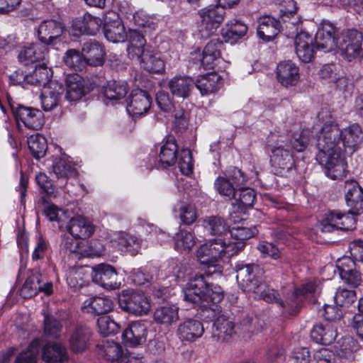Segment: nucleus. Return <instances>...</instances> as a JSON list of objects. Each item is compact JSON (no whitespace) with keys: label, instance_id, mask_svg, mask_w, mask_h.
Returning a JSON list of instances; mask_svg holds the SVG:
<instances>
[{"label":"nucleus","instance_id":"obj_64","mask_svg":"<svg viewBox=\"0 0 363 363\" xmlns=\"http://www.w3.org/2000/svg\"><path fill=\"white\" fill-rule=\"evenodd\" d=\"M290 363H310V352L308 349L301 347L296 350L289 357Z\"/></svg>","mask_w":363,"mask_h":363},{"label":"nucleus","instance_id":"obj_19","mask_svg":"<svg viewBox=\"0 0 363 363\" xmlns=\"http://www.w3.org/2000/svg\"><path fill=\"white\" fill-rule=\"evenodd\" d=\"M313 38L307 32H300L295 39L296 53L304 63L310 62L314 57L315 43Z\"/></svg>","mask_w":363,"mask_h":363},{"label":"nucleus","instance_id":"obj_2","mask_svg":"<svg viewBox=\"0 0 363 363\" xmlns=\"http://www.w3.org/2000/svg\"><path fill=\"white\" fill-rule=\"evenodd\" d=\"M266 150L277 174L283 175L292 169L294 164V155L285 138L271 133L267 138Z\"/></svg>","mask_w":363,"mask_h":363},{"label":"nucleus","instance_id":"obj_57","mask_svg":"<svg viewBox=\"0 0 363 363\" xmlns=\"http://www.w3.org/2000/svg\"><path fill=\"white\" fill-rule=\"evenodd\" d=\"M97 327L99 332L104 336L115 334L119 329L118 325L110 316L99 318Z\"/></svg>","mask_w":363,"mask_h":363},{"label":"nucleus","instance_id":"obj_40","mask_svg":"<svg viewBox=\"0 0 363 363\" xmlns=\"http://www.w3.org/2000/svg\"><path fill=\"white\" fill-rule=\"evenodd\" d=\"M359 349V345L356 340L350 336H346L339 340L335 346L336 353L342 357L353 358V354Z\"/></svg>","mask_w":363,"mask_h":363},{"label":"nucleus","instance_id":"obj_17","mask_svg":"<svg viewBox=\"0 0 363 363\" xmlns=\"http://www.w3.org/2000/svg\"><path fill=\"white\" fill-rule=\"evenodd\" d=\"M345 188L346 190L345 199L350 212L359 215L363 213V189L355 181H347Z\"/></svg>","mask_w":363,"mask_h":363},{"label":"nucleus","instance_id":"obj_31","mask_svg":"<svg viewBox=\"0 0 363 363\" xmlns=\"http://www.w3.org/2000/svg\"><path fill=\"white\" fill-rule=\"evenodd\" d=\"M258 23L257 35L265 41L273 40L280 32V22L270 16L260 17Z\"/></svg>","mask_w":363,"mask_h":363},{"label":"nucleus","instance_id":"obj_9","mask_svg":"<svg viewBox=\"0 0 363 363\" xmlns=\"http://www.w3.org/2000/svg\"><path fill=\"white\" fill-rule=\"evenodd\" d=\"M118 303L121 309L135 315H146L150 309V303L143 294L128 290L120 294Z\"/></svg>","mask_w":363,"mask_h":363},{"label":"nucleus","instance_id":"obj_46","mask_svg":"<svg viewBox=\"0 0 363 363\" xmlns=\"http://www.w3.org/2000/svg\"><path fill=\"white\" fill-rule=\"evenodd\" d=\"M28 145L34 157L40 159L45 156L47 150V142L44 136L40 134L30 135L28 138Z\"/></svg>","mask_w":363,"mask_h":363},{"label":"nucleus","instance_id":"obj_61","mask_svg":"<svg viewBox=\"0 0 363 363\" xmlns=\"http://www.w3.org/2000/svg\"><path fill=\"white\" fill-rule=\"evenodd\" d=\"M255 193L252 189L243 187L237 191L236 201L245 207H251L255 199Z\"/></svg>","mask_w":363,"mask_h":363},{"label":"nucleus","instance_id":"obj_37","mask_svg":"<svg viewBox=\"0 0 363 363\" xmlns=\"http://www.w3.org/2000/svg\"><path fill=\"white\" fill-rule=\"evenodd\" d=\"M67 94L66 98L70 101L79 100L85 94L84 80L78 74L68 75L66 79Z\"/></svg>","mask_w":363,"mask_h":363},{"label":"nucleus","instance_id":"obj_44","mask_svg":"<svg viewBox=\"0 0 363 363\" xmlns=\"http://www.w3.org/2000/svg\"><path fill=\"white\" fill-rule=\"evenodd\" d=\"M103 349L104 355L111 363H127L128 359L118 343L108 340L104 344Z\"/></svg>","mask_w":363,"mask_h":363},{"label":"nucleus","instance_id":"obj_53","mask_svg":"<svg viewBox=\"0 0 363 363\" xmlns=\"http://www.w3.org/2000/svg\"><path fill=\"white\" fill-rule=\"evenodd\" d=\"M41 275L35 274L29 277L21 289V296L24 298H30L36 295L40 289Z\"/></svg>","mask_w":363,"mask_h":363},{"label":"nucleus","instance_id":"obj_38","mask_svg":"<svg viewBox=\"0 0 363 363\" xmlns=\"http://www.w3.org/2000/svg\"><path fill=\"white\" fill-rule=\"evenodd\" d=\"M313 138V132L310 128H303L299 133H294L291 139H287L289 147L296 152H303Z\"/></svg>","mask_w":363,"mask_h":363},{"label":"nucleus","instance_id":"obj_39","mask_svg":"<svg viewBox=\"0 0 363 363\" xmlns=\"http://www.w3.org/2000/svg\"><path fill=\"white\" fill-rule=\"evenodd\" d=\"M247 31V27L246 25L239 21L232 20L223 29L222 34L226 41H230L233 43L244 36Z\"/></svg>","mask_w":363,"mask_h":363},{"label":"nucleus","instance_id":"obj_8","mask_svg":"<svg viewBox=\"0 0 363 363\" xmlns=\"http://www.w3.org/2000/svg\"><path fill=\"white\" fill-rule=\"evenodd\" d=\"M225 12L223 7L210 5L199 11L201 18L199 25V34L201 38H206L213 35L224 19Z\"/></svg>","mask_w":363,"mask_h":363},{"label":"nucleus","instance_id":"obj_52","mask_svg":"<svg viewBox=\"0 0 363 363\" xmlns=\"http://www.w3.org/2000/svg\"><path fill=\"white\" fill-rule=\"evenodd\" d=\"M133 21L136 26L150 32L156 28V18L154 16L147 14L143 10L137 11L133 15Z\"/></svg>","mask_w":363,"mask_h":363},{"label":"nucleus","instance_id":"obj_5","mask_svg":"<svg viewBox=\"0 0 363 363\" xmlns=\"http://www.w3.org/2000/svg\"><path fill=\"white\" fill-rule=\"evenodd\" d=\"M316 286L312 282H308L294 289L291 297L287 298L286 301H282L279 297V294L273 289L269 287L266 284L260 282L252 292L259 298L263 299L268 303H277L284 308H296L300 302L301 296L313 293L315 291Z\"/></svg>","mask_w":363,"mask_h":363},{"label":"nucleus","instance_id":"obj_47","mask_svg":"<svg viewBox=\"0 0 363 363\" xmlns=\"http://www.w3.org/2000/svg\"><path fill=\"white\" fill-rule=\"evenodd\" d=\"M346 262H350L354 265V263L349 258L343 259L341 265L337 267L340 277L351 286L356 287L362 281L360 274L352 269L344 268L343 264Z\"/></svg>","mask_w":363,"mask_h":363},{"label":"nucleus","instance_id":"obj_42","mask_svg":"<svg viewBox=\"0 0 363 363\" xmlns=\"http://www.w3.org/2000/svg\"><path fill=\"white\" fill-rule=\"evenodd\" d=\"M140 66L151 73H161L164 70V62L157 55L147 52L140 60Z\"/></svg>","mask_w":363,"mask_h":363},{"label":"nucleus","instance_id":"obj_28","mask_svg":"<svg viewBox=\"0 0 363 363\" xmlns=\"http://www.w3.org/2000/svg\"><path fill=\"white\" fill-rule=\"evenodd\" d=\"M277 77L285 86L295 85L299 80L298 67L291 61L281 62L277 65Z\"/></svg>","mask_w":363,"mask_h":363},{"label":"nucleus","instance_id":"obj_27","mask_svg":"<svg viewBox=\"0 0 363 363\" xmlns=\"http://www.w3.org/2000/svg\"><path fill=\"white\" fill-rule=\"evenodd\" d=\"M223 43L218 38L211 40L203 50L201 65L206 69H213L221 56Z\"/></svg>","mask_w":363,"mask_h":363},{"label":"nucleus","instance_id":"obj_54","mask_svg":"<svg viewBox=\"0 0 363 363\" xmlns=\"http://www.w3.org/2000/svg\"><path fill=\"white\" fill-rule=\"evenodd\" d=\"M214 186L222 196L228 199H236L237 190L228 177H218L214 182Z\"/></svg>","mask_w":363,"mask_h":363},{"label":"nucleus","instance_id":"obj_56","mask_svg":"<svg viewBox=\"0 0 363 363\" xmlns=\"http://www.w3.org/2000/svg\"><path fill=\"white\" fill-rule=\"evenodd\" d=\"M178 308L163 306L157 308L154 314L155 320L161 323H171L178 318Z\"/></svg>","mask_w":363,"mask_h":363},{"label":"nucleus","instance_id":"obj_10","mask_svg":"<svg viewBox=\"0 0 363 363\" xmlns=\"http://www.w3.org/2000/svg\"><path fill=\"white\" fill-rule=\"evenodd\" d=\"M38 39L47 45H55L62 41L65 28L62 23L55 20H45L35 29Z\"/></svg>","mask_w":363,"mask_h":363},{"label":"nucleus","instance_id":"obj_41","mask_svg":"<svg viewBox=\"0 0 363 363\" xmlns=\"http://www.w3.org/2000/svg\"><path fill=\"white\" fill-rule=\"evenodd\" d=\"M204 332L203 324L198 320L188 318L183 323V339L193 342Z\"/></svg>","mask_w":363,"mask_h":363},{"label":"nucleus","instance_id":"obj_24","mask_svg":"<svg viewBox=\"0 0 363 363\" xmlns=\"http://www.w3.org/2000/svg\"><path fill=\"white\" fill-rule=\"evenodd\" d=\"M177 152L178 145L175 137L169 135L160 147L159 160L155 164L156 167L160 169L173 165L177 161Z\"/></svg>","mask_w":363,"mask_h":363},{"label":"nucleus","instance_id":"obj_25","mask_svg":"<svg viewBox=\"0 0 363 363\" xmlns=\"http://www.w3.org/2000/svg\"><path fill=\"white\" fill-rule=\"evenodd\" d=\"M41 359L45 363H64L68 359L67 348L58 342H48L41 349Z\"/></svg>","mask_w":363,"mask_h":363},{"label":"nucleus","instance_id":"obj_14","mask_svg":"<svg viewBox=\"0 0 363 363\" xmlns=\"http://www.w3.org/2000/svg\"><path fill=\"white\" fill-rule=\"evenodd\" d=\"M12 110L16 119L30 129H40L44 124L43 114L38 109L19 105Z\"/></svg>","mask_w":363,"mask_h":363},{"label":"nucleus","instance_id":"obj_29","mask_svg":"<svg viewBox=\"0 0 363 363\" xmlns=\"http://www.w3.org/2000/svg\"><path fill=\"white\" fill-rule=\"evenodd\" d=\"M68 232L75 239H86L89 238L94 231L93 225L82 216L72 218L67 226Z\"/></svg>","mask_w":363,"mask_h":363},{"label":"nucleus","instance_id":"obj_11","mask_svg":"<svg viewBox=\"0 0 363 363\" xmlns=\"http://www.w3.org/2000/svg\"><path fill=\"white\" fill-rule=\"evenodd\" d=\"M337 28L329 21H323L318 26L315 38L317 49H321L329 52L337 48Z\"/></svg>","mask_w":363,"mask_h":363},{"label":"nucleus","instance_id":"obj_7","mask_svg":"<svg viewBox=\"0 0 363 363\" xmlns=\"http://www.w3.org/2000/svg\"><path fill=\"white\" fill-rule=\"evenodd\" d=\"M363 35L357 29H347L341 32L337 38V48L347 60L360 56L362 49Z\"/></svg>","mask_w":363,"mask_h":363},{"label":"nucleus","instance_id":"obj_45","mask_svg":"<svg viewBox=\"0 0 363 363\" xmlns=\"http://www.w3.org/2000/svg\"><path fill=\"white\" fill-rule=\"evenodd\" d=\"M52 169L58 179H66L76 175L74 167L65 158H55L52 162Z\"/></svg>","mask_w":363,"mask_h":363},{"label":"nucleus","instance_id":"obj_16","mask_svg":"<svg viewBox=\"0 0 363 363\" xmlns=\"http://www.w3.org/2000/svg\"><path fill=\"white\" fill-rule=\"evenodd\" d=\"M93 281L104 288L114 289L118 288V274L115 269L109 264H99L94 267Z\"/></svg>","mask_w":363,"mask_h":363},{"label":"nucleus","instance_id":"obj_22","mask_svg":"<svg viewBox=\"0 0 363 363\" xmlns=\"http://www.w3.org/2000/svg\"><path fill=\"white\" fill-rule=\"evenodd\" d=\"M48 57V48L43 43H31L24 45L18 54L20 62L25 65L44 61Z\"/></svg>","mask_w":363,"mask_h":363},{"label":"nucleus","instance_id":"obj_50","mask_svg":"<svg viewBox=\"0 0 363 363\" xmlns=\"http://www.w3.org/2000/svg\"><path fill=\"white\" fill-rule=\"evenodd\" d=\"M40 345V341L38 339L33 340L28 348L18 355L15 363H37Z\"/></svg>","mask_w":363,"mask_h":363},{"label":"nucleus","instance_id":"obj_58","mask_svg":"<svg viewBox=\"0 0 363 363\" xmlns=\"http://www.w3.org/2000/svg\"><path fill=\"white\" fill-rule=\"evenodd\" d=\"M335 302L341 307H349L357 299L356 293L353 290L338 289L334 297Z\"/></svg>","mask_w":363,"mask_h":363},{"label":"nucleus","instance_id":"obj_33","mask_svg":"<svg viewBox=\"0 0 363 363\" xmlns=\"http://www.w3.org/2000/svg\"><path fill=\"white\" fill-rule=\"evenodd\" d=\"M235 333V325L225 315L216 318L212 331L213 338L220 341H228Z\"/></svg>","mask_w":363,"mask_h":363},{"label":"nucleus","instance_id":"obj_63","mask_svg":"<svg viewBox=\"0 0 363 363\" xmlns=\"http://www.w3.org/2000/svg\"><path fill=\"white\" fill-rule=\"evenodd\" d=\"M257 249L263 255L268 256L274 259H278L281 257L279 250L271 242L259 243Z\"/></svg>","mask_w":363,"mask_h":363},{"label":"nucleus","instance_id":"obj_32","mask_svg":"<svg viewBox=\"0 0 363 363\" xmlns=\"http://www.w3.org/2000/svg\"><path fill=\"white\" fill-rule=\"evenodd\" d=\"M104 33L108 41L115 43L124 42L127 38L125 27L118 16L112 21L106 18Z\"/></svg>","mask_w":363,"mask_h":363},{"label":"nucleus","instance_id":"obj_60","mask_svg":"<svg viewBox=\"0 0 363 363\" xmlns=\"http://www.w3.org/2000/svg\"><path fill=\"white\" fill-rule=\"evenodd\" d=\"M61 323L54 317L46 315L44 319V332L47 336L57 337L62 330Z\"/></svg>","mask_w":363,"mask_h":363},{"label":"nucleus","instance_id":"obj_62","mask_svg":"<svg viewBox=\"0 0 363 363\" xmlns=\"http://www.w3.org/2000/svg\"><path fill=\"white\" fill-rule=\"evenodd\" d=\"M228 179H230L232 184H233L237 191L245 187L247 181V177L244 173L236 167L231 170Z\"/></svg>","mask_w":363,"mask_h":363},{"label":"nucleus","instance_id":"obj_3","mask_svg":"<svg viewBox=\"0 0 363 363\" xmlns=\"http://www.w3.org/2000/svg\"><path fill=\"white\" fill-rule=\"evenodd\" d=\"M223 298L220 286L207 284L203 275H196L190 279L184 289V300L193 303L202 301L218 303Z\"/></svg>","mask_w":363,"mask_h":363},{"label":"nucleus","instance_id":"obj_30","mask_svg":"<svg viewBox=\"0 0 363 363\" xmlns=\"http://www.w3.org/2000/svg\"><path fill=\"white\" fill-rule=\"evenodd\" d=\"M113 308V301L106 297L94 296L84 302L82 310L93 315H99L110 312Z\"/></svg>","mask_w":363,"mask_h":363},{"label":"nucleus","instance_id":"obj_51","mask_svg":"<svg viewBox=\"0 0 363 363\" xmlns=\"http://www.w3.org/2000/svg\"><path fill=\"white\" fill-rule=\"evenodd\" d=\"M65 65L74 71H82L87 65L82 53L76 50H69L64 57Z\"/></svg>","mask_w":363,"mask_h":363},{"label":"nucleus","instance_id":"obj_6","mask_svg":"<svg viewBox=\"0 0 363 363\" xmlns=\"http://www.w3.org/2000/svg\"><path fill=\"white\" fill-rule=\"evenodd\" d=\"M220 238L213 239L201 245L196 251L198 261L207 267L206 276L221 275L223 267L220 264L223 259V249Z\"/></svg>","mask_w":363,"mask_h":363},{"label":"nucleus","instance_id":"obj_35","mask_svg":"<svg viewBox=\"0 0 363 363\" xmlns=\"http://www.w3.org/2000/svg\"><path fill=\"white\" fill-rule=\"evenodd\" d=\"M221 80L220 76L217 73L209 72L199 76L195 86L201 95H209L218 90Z\"/></svg>","mask_w":363,"mask_h":363},{"label":"nucleus","instance_id":"obj_15","mask_svg":"<svg viewBox=\"0 0 363 363\" xmlns=\"http://www.w3.org/2000/svg\"><path fill=\"white\" fill-rule=\"evenodd\" d=\"M65 89L57 81L50 82L42 90L40 99L44 111H49L56 108L62 99Z\"/></svg>","mask_w":363,"mask_h":363},{"label":"nucleus","instance_id":"obj_21","mask_svg":"<svg viewBox=\"0 0 363 363\" xmlns=\"http://www.w3.org/2000/svg\"><path fill=\"white\" fill-rule=\"evenodd\" d=\"M102 25V20L96 16L86 13L83 16L73 21L72 30L74 35L80 34L95 35Z\"/></svg>","mask_w":363,"mask_h":363},{"label":"nucleus","instance_id":"obj_26","mask_svg":"<svg viewBox=\"0 0 363 363\" xmlns=\"http://www.w3.org/2000/svg\"><path fill=\"white\" fill-rule=\"evenodd\" d=\"M82 53L86 64L91 66H99L104 62L105 52L101 43L89 40L84 43Z\"/></svg>","mask_w":363,"mask_h":363},{"label":"nucleus","instance_id":"obj_43","mask_svg":"<svg viewBox=\"0 0 363 363\" xmlns=\"http://www.w3.org/2000/svg\"><path fill=\"white\" fill-rule=\"evenodd\" d=\"M51 77V70L45 65L36 66L35 69L29 74H28L27 83L39 86H47Z\"/></svg>","mask_w":363,"mask_h":363},{"label":"nucleus","instance_id":"obj_20","mask_svg":"<svg viewBox=\"0 0 363 363\" xmlns=\"http://www.w3.org/2000/svg\"><path fill=\"white\" fill-rule=\"evenodd\" d=\"M147 335V325L140 321H135L129 324L123 331L122 339L126 345L137 346L146 341Z\"/></svg>","mask_w":363,"mask_h":363},{"label":"nucleus","instance_id":"obj_55","mask_svg":"<svg viewBox=\"0 0 363 363\" xmlns=\"http://www.w3.org/2000/svg\"><path fill=\"white\" fill-rule=\"evenodd\" d=\"M220 241L223 249V257L230 258L231 257L237 255L245 247V242L237 241L233 240V237L228 239L220 238Z\"/></svg>","mask_w":363,"mask_h":363},{"label":"nucleus","instance_id":"obj_23","mask_svg":"<svg viewBox=\"0 0 363 363\" xmlns=\"http://www.w3.org/2000/svg\"><path fill=\"white\" fill-rule=\"evenodd\" d=\"M352 219L338 211H329L320 223V230L323 233H330L335 230H348L349 223Z\"/></svg>","mask_w":363,"mask_h":363},{"label":"nucleus","instance_id":"obj_18","mask_svg":"<svg viewBox=\"0 0 363 363\" xmlns=\"http://www.w3.org/2000/svg\"><path fill=\"white\" fill-rule=\"evenodd\" d=\"M337 335L335 322L325 321L315 325L311 331V338L317 343L328 345L334 342Z\"/></svg>","mask_w":363,"mask_h":363},{"label":"nucleus","instance_id":"obj_49","mask_svg":"<svg viewBox=\"0 0 363 363\" xmlns=\"http://www.w3.org/2000/svg\"><path fill=\"white\" fill-rule=\"evenodd\" d=\"M128 92V85L125 82H111L104 89V96L110 100L123 98Z\"/></svg>","mask_w":363,"mask_h":363},{"label":"nucleus","instance_id":"obj_1","mask_svg":"<svg viewBox=\"0 0 363 363\" xmlns=\"http://www.w3.org/2000/svg\"><path fill=\"white\" fill-rule=\"evenodd\" d=\"M317 139L321 140V147H333L337 152L352 153L363 140V131L361 127L354 123L341 130L335 121L324 123Z\"/></svg>","mask_w":363,"mask_h":363},{"label":"nucleus","instance_id":"obj_12","mask_svg":"<svg viewBox=\"0 0 363 363\" xmlns=\"http://www.w3.org/2000/svg\"><path fill=\"white\" fill-rule=\"evenodd\" d=\"M152 104V98L146 91L136 89L127 100V111L133 117L145 114Z\"/></svg>","mask_w":363,"mask_h":363},{"label":"nucleus","instance_id":"obj_13","mask_svg":"<svg viewBox=\"0 0 363 363\" xmlns=\"http://www.w3.org/2000/svg\"><path fill=\"white\" fill-rule=\"evenodd\" d=\"M257 266L238 264L235 267L236 280L239 286L247 291H253L261 282L256 275Z\"/></svg>","mask_w":363,"mask_h":363},{"label":"nucleus","instance_id":"obj_34","mask_svg":"<svg viewBox=\"0 0 363 363\" xmlns=\"http://www.w3.org/2000/svg\"><path fill=\"white\" fill-rule=\"evenodd\" d=\"M113 240L121 251L132 255L138 254L141 247V240L138 237L125 232L115 233Z\"/></svg>","mask_w":363,"mask_h":363},{"label":"nucleus","instance_id":"obj_36","mask_svg":"<svg viewBox=\"0 0 363 363\" xmlns=\"http://www.w3.org/2000/svg\"><path fill=\"white\" fill-rule=\"evenodd\" d=\"M91 336V330L89 328L79 325L72 331L69 338V345L74 352L84 351L88 345Z\"/></svg>","mask_w":363,"mask_h":363},{"label":"nucleus","instance_id":"obj_48","mask_svg":"<svg viewBox=\"0 0 363 363\" xmlns=\"http://www.w3.org/2000/svg\"><path fill=\"white\" fill-rule=\"evenodd\" d=\"M205 229L213 235H221L229 233L225 221L218 216H211L204 220Z\"/></svg>","mask_w":363,"mask_h":363},{"label":"nucleus","instance_id":"obj_59","mask_svg":"<svg viewBox=\"0 0 363 363\" xmlns=\"http://www.w3.org/2000/svg\"><path fill=\"white\" fill-rule=\"evenodd\" d=\"M257 233L258 230L255 226L252 228L236 227L229 231V234L233 240L242 242L255 236Z\"/></svg>","mask_w":363,"mask_h":363},{"label":"nucleus","instance_id":"obj_4","mask_svg":"<svg viewBox=\"0 0 363 363\" xmlns=\"http://www.w3.org/2000/svg\"><path fill=\"white\" fill-rule=\"evenodd\" d=\"M316 146L318 150L316 160L325 167L326 176L333 180L343 179L347 172L343 152L336 151L333 147H321V140L318 139Z\"/></svg>","mask_w":363,"mask_h":363}]
</instances>
